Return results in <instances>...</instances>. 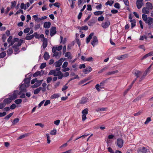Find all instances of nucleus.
<instances>
[{
  "instance_id": "f257e3e1",
  "label": "nucleus",
  "mask_w": 153,
  "mask_h": 153,
  "mask_svg": "<svg viewBox=\"0 0 153 153\" xmlns=\"http://www.w3.org/2000/svg\"><path fill=\"white\" fill-rule=\"evenodd\" d=\"M142 18L145 23L148 26H151L153 24V18L150 17H147V15L143 14L142 15Z\"/></svg>"
},
{
  "instance_id": "f03ea898",
  "label": "nucleus",
  "mask_w": 153,
  "mask_h": 153,
  "mask_svg": "<svg viewBox=\"0 0 153 153\" xmlns=\"http://www.w3.org/2000/svg\"><path fill=\"white\" fill-rule=\"evenodd\" d=\"M30 78H27L25 79L24 81V83L22 84L20 86V88L22 89V88L23 87H28L30 85Z\"/></svg>"
},
{
  "instance_id": "7ed1b4c3",
  "label": "nucleus",
  "mask_w": 153,
  "mask_h": 153,
  "mask_svg": "<svg viewBox=\"0 0 153 153\" xmlns=\"http://www.w3.org/2000/svg\"><path fill=\"white\" fill-rule=\"evenodd\" d=\"M143 0H137L136 2V4L137 8L140 9L143 5Z\"/></svg>"
},
{
  "instance_id": "20e7f679",
  "label": "nucleus",
  "mask_w": 153,
  "mask_h": 153,
  "mask_svg": "<svg viewBox=\"0 0 153 153\" xmlns=\"http://www.w3.org/2000/svg\"><path fill=\"white\" fill-rule=\"evenodd\" d=\"M98 41L96 36H93L92 39V40L91 42V44L92 45L93 47H94L95 45H97L98 44Z\"/></svg>"
},
{
  "instance_id": "39448f33",
  "label": "nucleus",
  "mask_w": 153,
  "mask_h": 153,
  "mask_svg": "<svg viewBox=\"0 0 153 153\" xmlns=\"http://www.w3.org/2000/svg\"><path fill=\"white\" fill-rule=\"evenodd\" d=\"M104 83H103L102 81L100 83V85H99L98 84H97L95 86V87L96 88V89L98 91H100L103 88V87H102L104 85Z\"/></svg>"
},
{
  "instance_id": "423d86ee",
  "label": "nucleus",
  "mask_w": 153,
  "mask_h": 153,
  "mask_svg": "<svg viewBox=\"0 0 153 153\" xmlns=\"http://www.w3.org/2000/svg\"><path fill=\"white\" fill-rule=\"evenodd\" d=\"M64 61L63 58H62L58 61L54 63L55 67L56 68L59 67L62 65V62Z\"/></svg>"
},
{
  "instance_id": "0eeeda50",
  "label": "nucleus",
  "mask_w": 153,
  "mask_h": 153,
  "mask_svg": "<svg viewBox=\"0 0 153 153\" xmlns=\"http://www.w3.org/2000/svg\"><path fill=\"white\" fill-rule=\"evenodd\" d=\"M147 148L145 147H141L138 148L137 152L138 153L141 152L142 153H146L147 152Z\"/></svg>"
},
{
  "instance_id": "6e6552de",
  "label": "nucleus",
  "mask_w": 153,
  "mask_h": 153,
  "mask_svg": "<svg viewBox=\"0 0 153 153\" xmlns=\"http://www.w3.org/2000/svg\"><path fill=\"white\" fill-rule=\"evenodd\" d=\"M117 146L120 148H122L123 145V141L121 138H119L117 140Z\"/></svg>"
},
{
  "instance_id": "1a4fd4ad",
  "label": "nucleus",
  "mask_w": 153,
  "mask_h": 153,
  "mask_svg": "<svg viewBox=\"0 0 153 153\" xmlns=\"http://www.w3.org/2000/svg\"><path fill=\"white\" fill-rule=\"evenodd\" d=\"M88 99L86 97H83L81 98L79 101V103L80 104H84L88 102Z\"/></svg>"
},
{
  "instance_id": "9d476101",
  "label": "nucleus",
  "mask_w": 153,
  "mask_h": 153,
  "mask_svg": "<svg viewBox=\"0 0 153 153\" xmlns=\"http://www.w3.org/2000/svg\"><path fill=\"white\" fill-rule=\"evenodd\" d=\"M56 28L55 27H53L51 29L50 35L51 36H54L56 33Z\"/></svg>"
},
{
  "instance_id": "9b49d317",
  "label": "nucleus",
  "mask_w": 153,
  "mask_h": 153,
  "mask_svg": "<svg viewBox=\"0 0 153 153\" xmlns=\"http://www.w3.org/2000/svg\"><path fill=\"white\" fill-rule=\"evenodd\" d=\"M43 81V80H38L37 82H36L35 84L32 86V87L33 88H37L42 83V82Z\"/></svg>"
},
{
  "instance_id": "f8f14e48",
  "label": "nucleus",
  "mask_w": 153,
  "mask_h": 153,
  "mask_svg": "<svg viewBox=\"0 0 153 153\" xmlns=\"http://www.w3.org/2000/svg\"><path fill=\"white\" fill-rule=\"evenodd\" d=\"M152 56H153V51H151L149 52V53L146 54L141 59L142 60H143L144 59H145L148 57Z\"/></svg>"
},
{
  "instance_id": "ddd939ff",
  "label": "nucleus",
  "mask_w": 153,
  "mask_h": 153,
  "mask_svg": "<svg viewBox=\"0 0 153 153\" xmlns=\"http://www.w3.org/2000/svg\"><path fill=\"white\" fill-rule=\"evenodd\" d=\"M142 72L141 71L137 70H135L134 71V74L136 77L137 79V78L140 77V76L141 75Z\"/></svg>"
},
{
  "instance_id": "4468645a",
  "label": "nucleus",
  "mask_w": 153,
  "mask_h": 153,
  "mask_svg": "<svg viewBox=\"0 0 153 153\" xmlns=\"http://www.w3.org/2000/svg\"><path fill=\"white\" fill-rule=\"evenodd\" d=\"M110 25V22L109 21H107L102 23L101 25L104 28H106L108 27Z\"/></svg>"
},
{
  "instance_id": "2eb2a0df",
  "label": "nucleus",
  "mask_w": 153,
  "mask_h": 153,
  "mask_svg": "<svg viewBox=\"0 0 153 153\" xmlns=\"http://www.w3.org/2000/svg\"><path fill=\"white\" fill-rule=\"evenodd\" d=\"M91 71L92 69L91 67L89 66L84 69L83 71V72L84 73V74H87L91 72Z\"/></svg>"
},
{
  "instance_id": "dca6fc26",
  "label": "nucleus",
  "mask_w": 153,
  "mask_h": 153,
  "mask_svg": "<svg viewBox=\"0 0 153 153\" xmlns=\"http://www.w3.org/2000/svg\"><path fill=\"white\" fill-rule=\"evenodd\" d=\"M15 91H14L12 94L10 96V98L12 100H14L17 97V94L15 93Z\"/></svg>"
},
{
  "instance_id": "f3484780",
  "label": "nucleus",
  "mask_w": 153,
  "mask_h": 153,
  "mask_svg": "<svg viewBox=\"0 0 153 153\" xmlns=\"http://www.w3.org/2000/svg\"><path fill=\"white\" fill-rule=\"evenodd\" d=\"M42 41L43 42L42 47L43 48L45 49L46 48L48 45L47 39H44V40H42Z\"/></svg>"
},
{
  "instance_id": "a211bd4d",
  "label": "nucleus",
  "mask_w": 153,
  "mask_h": 153,
  "mask_svg": "<svg viewBox=\"0 0 153 153\" xmlns=\"http://www.w3.org/2000/svg\"><path fill=\"white\" fill-rule=\"evenodd\" d=\"M94 34V33H91L86 38V42L87 43H89L90 40L91 39L92 36Z\"/></svg>"
},
{
  "instance_id": "6ab92c4d",
  "label": "nucleus",
  "mask_w": 153,
  "mask_h": 153,
  "mask_svg": "<svg viewBox=\"0 0 153 153\" xmlns=\"http://www.w3.org/2000/svg\"><path fill=\"white\" fill-rule=\"evenodd\" d=\"M146 7L148 10H152L153 8L152 4L150 2H147L146 4Z\"/></svg>"
},
{
  "instance_id": "aec40b11",
  "label": "nucleus",
  "mask_w": 153,
  "mask_h": 153,
  "mask_svg": "<svg viewBox=\"0 0 153 153\" xmlns=\"http://www.w3.org/2000/svg\"><path fill=\"white\" fill-rule=\"evenodd\" d=\"M11 100L9 97V98L5 99L3 101V102L6 105V104H9L11 102Z\"/></svg>"
},
{
  "instance_id": "412c9836",
  "label": "nucleus",
  "mask_w": 153,
  "mask_h": 153,
  "mask_svg": "<svg viewBox=\"0 0 153 153\" xmlns=\"http://www.w3.org/2000/svg\"><path fill=\"white\" fill-rule=\"evenodd\" d=\"M128 55L127 54H125L121 55L120 57L117 58L119 60H122L128 57Z\"/></svg>"
},
{
  "instance_id": "4be33fe9",
  "label": "nucleus",
  "mask_w": 153,
  "mask_h": 153,
  "mask_svg": "<svg viewBox=\"0 0 153 153\" xmlns=\"http://www.w3.org/2000/svg\"><path fill=\"white\" fill-rule=\"evenodd\" d=\"M51 25V23L50 22H45L44 25V27L45 28H48L50 27Z\"/></svg>"
},
{
  "instance_id": "5701e85b",
  "label": "nucleus",
  "mask_w": 153,
  "mask_h": 153,
  "mask_svg": "<svg viewBox=\"0 0 153 153\" xmlns=\"http://www.w3.org/2000/svg\"><path fill=\"white\" fill-rule=\"evenodd\" d=\"M43 57L46 60H47L50 57V56L49 55L48 52H47L46 51L44 54L43 56Z\"/></svg>"
},
{
  "instance_id": "b1692460",
  "label": "nucleus",
  "mask_w": 153,
  "mask_h": 153,
  "mask_svg": "<svg viewBox=\"0 0 153 153\" xmlns=\"http://www.w3.org/2000/svg\"><path fill=\"white\" fill-rule=\"evenodd\" d=\"M149 10H148L147 8L143 7L142 10V12L143 13L145 14H148L149 13Z\"/></svg>"
},
{
  "instance_id": "393cba45",
  "label": "nucleus",
  "mask_w": 153,
  "mask_h": 153,
  "mask_svg": "<svg viewBox=\"0 0 153 153\" xmlns=\"http://www.w3.org/2000/svg\"><path fill=\"white\" fill-rule=\"evenodd\" d=\"M131 22V28H133L136 25V22L135 20H130V21Z\"/></svg>"
},
{
  "instance_id": "a878e982",
  "label": "nucleus",
  "mask_w": 153,
  "mask_h": 153,
  "mask_svg": "<svg viewBox=\"0 0 153 153\" xmlns=\"http://www.w3.org/2000/svg\"><path fill=\"white\" fill-rule=\"evenodd\" d=\"M61 54V52L60 51L59 52H55L54 53V54L53 55V56H58L59 58Z\"/></svg>"
},
{
  "instance_id": "bb28decb",
  "label": "nucleus",
  "mask_w": 153,
  "mask_h": 153,
  "mask_svg": "<svg viewBox=\"0 0 153 153\" xmlns=\"http://www.w3.org/2000/svg\"><path fill=\"white\" fill-rule=\"evenodd\" d=\"M59 96V94H54L51 96V99H56L58 98Z\"/></svg>"
},
{
  "instance_id": "cd10ccee",
  "label": "nucleus",
  "mask_w": 153,
  "mask_h": 153,
  "mask_svg": "<svg viewBox=\"0 0 153 153\" xmlns=\"http://www.w3.org/2000/svg\"><path fill=\"white\" fill-rule=\"evenodd\" d=\"M42 87H39L38 88H37L34 91L33 93L35 94H38L39 93L40 91L41 90Z\"/></svg>"
},
{
  "instance_id": "c85d7f7f",
  "label": "nucleus",
  "mask_w": 153,
  "mask_h": 153,
  "mask_svg": "<svg viewBox=\"0 0 153 153\" xmlns=\"http://www.w3.org/2000/svg\"><path fill=\"white\" fill-rule=\"evenodd\" d=\"M103 13V12L101 11H97L95 12L94 14L96 16H98L102 15Z\"/></svg>"
},
{
  "instance_id": "c756f323",
  "label": "nucleus",
  "mask_w": 153,
  "mask_h": 153,
  "mask_svg": "<svg viewBox=\"0 0 153 153\" xmlns=\"http://www.w3.org/2000/svg\"><path fill=\"white\" fill-rule=\"evenodd\" d=\"M118 72V70H116L115 71H112L111 72H108L107 73V74L108 75H112L114 74H115L117 73Z\"/></svg>"
},
{
  "instance_id": "7c9ffc66",
  "label": "nucleus",
  "mask_w": 153,
  "mask_h": 153,
  "mask_svg": "<svg viewBox=\"0 0 153 153\" xmlns=\"http://www.w3.org/2000/svg\"><path fill=\"white\" fill-rule=\"evenodd\" d=\"M88 110L87 108L83 109L82 111V114H87L88 113Z\"/></svg>"
},
{
  "instance_id": "2f4dec72",
  "label": "nucleus",
  "mask_w": 153,
  "mask_h": 153,
  "mask_svg": "<svg viewBox=\"0 0 153 153\" xmlns=\"http://www.w3.org/2000/svg\"><path fill=\"white\" fill-rule=\"evenodd\" d=\"M13 114V113H11L9 114L8 115H7L4 118V119L6 120H8L9 118L12 116Z\"/></svg>"
},
{
  "instance_id": "473e14b6",
  "label": "nucleus",
  "mask_w": 153,
  "mask_h": 153,
  "mask_svg": "<svg viewBox=\"0 0 153 153\" xmlns=\"http://www.w3.org/2000/svg\"><path fill=\"white\" fill-rule=\"evenodd\" d=\"M114 1H108L105 4L107 5H108L110 6H111L112 5Z\"/></svg>"
},
{
  "instance_id": "72a5a7b5",
  "label": "nucleus",
  "mask_w": 153,
  "mask_h": 153,
  "mask_svg": "<svg viewBox=\"0 0 153 153\" xmlns=\"http://www.w3.org/2000/svg\"><path fill=\"white\" fill-rule=\"evenodd\" d=\"M33 38V36L31 35L30 36H27L25 37V39L27 40H30Z\"/></svg>"
},
{
  "instance_id": "f704fd0d",
  "label": "nucleus",
  "mask_w": 153,
  "mask_h": 153,
  "mask_svg": "<svg viewBox=\"0 0 153 153\" xmlns=\"http://www.w3.org/2000/svg\"><path fill=\"white\" fill-rule=\"evenodd\" d=\"M108 68V67L105 66V67H104L101 70H100L98 72V73H101L105 71Z\"/></svg>"
},
{
  "instance_id": "c9c22d12",
  "label": "nucleus",
  "mask_w": 153,
  "mask_h": 153,
  "mask_svg": "<svg viewBox=\"0 0 153 153\" xmlns=\"http://www.w3.org/2000/svg\"><path fill=\"white\" fill-rule=\"evenodd\" d=\"M21 8L22 9H24V10H26L27 9V7L25 4H24L23 3H22L21 4Z\"/></svg>"
},
{
  "instance_id": "e433bc0d",
  "label": "nucleus",
  "mask_w": 153,
  "mask_h": 153,
  "mask_svg": "<svg viewBox=\"0 0 153 153\" xmlns=\"http://www.w3.org/2000/svg\"><path fill=\"white\" fill-rule=\"evenodd\" d=\"M59 73L60 74L59 75H56L57 76H58V78L59 79H62L63 76V75L62 74V73L60 71H59Z\"/></svg>"
},
{
  "instance_id": "4c0bfd02",
  "label": "nucleus",
  "mask_w": 153,
  "mask_h": 153,
  "mask_svg": "<svg viewBox=\"0 0 153 153\" xmlns=\"http://www.w3.org/2000/svg\"><path fill=\"white\" fill-rule=\"evenodd\" d=\"M22 102V100L20 99H17L14 101L15 103L17 104H19L21 103Z\"/></svg>"
},
{
  "instance_id": "58836bf2",
  "label": "nucleus",
  "mask_w": 153,
  "mask_h": 153,
  "mask_svg": "<svg viewBox=\"0 0 153 153\" xmlns=\"http://www.w3.org/2000/svg\"><path fill=\"white\" fill-rule=\"evenodd\" d=\"M41 74V72L40 71H38L34 73L33 75V76L34 77H36Z\"/></svg>"
},
{
  "instance_id": "ea45409f",
  "label": "nucleus",
  "mask_w": 153,
  "mask_h": 153,
  "mask_svg": "<svg viewBox=\"0 0 153 153\" xmlns=\"http://www.w3.org/2000/svg\"><path fill=\"white\" fill-rule=\"evenodd\" d=\"M6 55V53L5 52H2L0 53V58H3Z\"/></svg>"
},
{
  "instance_id": "a19ab883",
  "label": "nucleus",
  "mask_w": 153,
  "mask_h": 153,
  "mask_svg": "<svg viewBox=\"0 0 153 153\" xmlns=\"http://www.w3.org/2000/svg\"><path fill=\"white\" fill-rule=\"evenodd\" d=\"M55 73H56V71L55 70H51L50 71V72L48 74V75H51L53 74L54 76V74H55Z\"/></svg>"
},
{
  "instance_id": "79ce46f5",
  "label": "nucleus",
  "mask_w": 153,
  "mask_h": 153,
  "mask_svg": "<svg viewBox=\"0 0 153 153\" xmlns=\"http://www.w3.org/2000/svg\"><path fill=\"white\" fill-rule=\"evenodd\" d=\"M47 139V143L49 144L51 142L50 139V138L49 134H46Z\"/></svg>"
},
{
  "instance_id": "37998d69",
  "label": "nucleus",
  "mask_w": 153,
  "mask_h": 153,
  "mask_svg": "<svg viewBox=\"0 0 153 153\" xmlns=\"http://www.w3.org/2000/svg\"><path fill=\"white\" fill-rule=\"evenodd\" d=\"M56 129H53L51 131L50 134L52 135H55L56 134Z\"/></svg>"
},
{
  "instance_id": "c03bdc74",
  "label": "nucleus",
  "mask_w": 153,
  "mask_h": 153,
  "mask_svg": "<svg viewBox=\"0 0 153 153\" xmlns=\"http://www.w3.org/2000/svg\"><path fill=\"white\" fill-rule=\"evenodd\" d=\"M8 54L11 55L13 53V49L12 48H10L7 51Z\"/></svg>"
},
{
  "instance_id": "a18cd8bd",
  "label": "nucleus",
  "mask_w": 153,
  "mask_h": 153,
  "mask_svg": "<svg viewBox=\"0 0 153 153\" xmlns=\"http://www.w3.org/2000/svg\"><path fill=\"white\" fill-rule=\"evenodd\" d=\"M46 66V63H42L40 66V68L41 69L44 68Z\"/></svg>"
},
{
  "instance_id": "49530a36",
  "label": "nucleus",
  "mask_w": 153,
  "mask_h": 153,
  "mask_svg": "<svg viewBox=\"0 0 153 153\" xmlns=\"http://www.w3.org/2000/svg\"><path fill=\"white\" fill-rule=\"evenodd\" d=\"M96 111L97 112L100 111H103L105 110V108H99L96 109Z\"/></svg>"
},
{
  "instance_id": "de8ad7c7",
  "label": "nucleus",
  "mask_w": 153,
  "mask_h": 153,
  "mask_svg": "<svg viewBox=\"0 0 153 153\" xmlns=\"http://www.w3.org/2000/svg\"><path fill=\"white\" fill-rule=\"evenodd\" d=\"M19 121V119L18 118H16L14 119L13 122V124L14 125L16 123H18Z\"/></svg>"
},
{
  "instance_id": "09e8293b",
  "label": "nucleus",
  "mask_w": 153,
  "mask_h": 153,
  "mask_svg": "<svg viewBox=\"0 0 153 153\" xmlns=\"http://www.w3.org/2000/svg\"><path fill=\"white\" fill-rule=\"evenodd\" d=\"M33 36V38L35 37L36 39H39V35L38 34L37 32L34 33L33 34H32Z\"/></svg>"
},
{
  "instance_id": "8fccbe9b",
  "label": "nucleus",
  "mask_w": 153,
  "mask_h": 153,
  "mask_svg": "<svg viewBox=\"0 0 153 153\" xmlns=\"http://www.w3.org/2000/svg\"><path fill=\"white\" fill-rule=\"evenodd\" d=\"M5 105L4 102L0 103V109L3 108L5 106Z\"/></svg>"
},
{
  "instance_id": "3c124183",
  "label": "nucleus",
  "mask_w": 153,
  "mask_h": 153,
  "mask_svg": "<svg viewBox=\"0 0 153 153\" xmlns=\"http://www.w3.org/2000/svg\"><path fill=\"white\" fill-rule=\"evenodd\" d=\"M114 6L116 8L119 9L120 8V4L117 2L115 3Z\"/></svg>"
},
{
  "instance_id": "603ef678",
  "label": "nucleus",
  "mask_w": 153,
  "mask_h": 153,
  "mask_svg": "<svg viewBox=\"0 0 153 153\" xmlns=\"http://www.w3.org/2000/svg\"><path fill=\"white\" fill-rule=\"evenodd\" d=\"M68 65V62H65L62 65V67L63 68H65L67 67Z\"/></svg>"
},
{
  "instance_id": "864d4df0",
  "label": "nucleus",
  "mask_w": 153,
  "mask_h": 153,
  "mask_svg": "<svg viewBox=\"0 0 153 153\" xmlns=\"http://www.w3.org/2000/svg\"><path fill=\"white\" fill-rule=\"evenodd\" d=\"M151 121V118L150 117H148L146 119V120L144 123V124H148L149 122Z\"/></svg>"
},
{
  "instance_id": "5fc2aeb1",
  "label": "nucleus",
  "mask_w": 153,
  "mask_h": 153,
  "mask_svg": "<svg viewBox=\"0 0 153 153\" xmlns=\"http://www.w3.org/2000/svg\"><path fill=\"white\" fill-rule=\"evenodd\" d=\"M51 101L49 100H47L45 102L44 104V106H46L47 105H48V104H49L50 103Z\"/></svg>"
},
{
  "instance_id": "6e6d98bb",
  "label": "nucleus",
  "mask_w": 153,
  "mask_h": 153,
  "mask_svg": "<svg viewBox=\"0 0 153 153\" xmlns=\"http://www.w3.org/2000/svg\"><path fill=\"white\" fill-rule=\"evenodd\" d=\"M107 149L110 153H115L111 148L108 147L107 148Z\"/></svg>"
},
{
  "instance_id": "4d7b16f0",
  "label": "nucleus",
  "mask_w": 153,
  "mask_h": 153,
  "mask_svg": "<svg viewBox=\"0 0 153 153\" xmlns=\"http://www.w3.org/2000/svg\"><path fill=\"white\" fill-rule=\"evenodd\" d=\"M30 30V28L28 27L26 28L24 30V32L25 33H27L29 32Z\"/></svg>"
},
{
  "instance_id": "13d9d810",
  "label": "nucleus",
  "mask_w": 153,
  "mask_h": 153,
  "mask_svg": "<svg viewBox=\"0 0 153 153\" xmlns=\"http://www.w3.org/2000/svg\"><path fill=\"white\" fill-rule=\"evenodd\" d=\"M75 41L78 45V46L79 47L81 45V43L79 39H78L76 38L75 39Z\"/></svg>"
},
{
  "instance_id": "bf43d9fd",
  "label": "nucleus",
  "mask_w": 153,
  "mask_h": 153,
  "mask_svg": "<svg viewBox=\"0 0 153 153\" xmlns=\"http://www.w3.org/2000/svg\"><path fill=\"white\" fill-rule=\"evenodd\" d=\"M38 81V80H37V78H36L33 79L31 80V84H33L35 82H37Z\"/></svg>"
},
{
  "instance_id": "052dcab7",
  "label": "nucleus",
  "mask_w": 153,
  "mask_h": 153,
  "mask_svg": "<svg viewBox=\"0 0 153 153\" xmlns=\"http://www.w3.org/2000/svg\"><path fill=\"white\" fill-rule=\"evenodd\" d=\"M104 18L102 16L99 17L98 18V21H102L104 20Z\"/></svg>"
},
{
  "instance_id": "680f3d73",
  "label": "nucleus",
  "mask_w": 153,
  "mask_h": 153,
  "mask_svg": "<svg viewBox=\"0 0 153 153\" xmlns=\"http://www.w3.org/2000/svg\"><path fill=\"white\" fill-rule=\"evenodd\" d=\"M7 114V113L6 112H3L2 113L0 112V117H3L5 116Z\"/></svg>"
},
{
  "instance_id": "e2e57ef3",
  "label": "nucleus",
  "mask_w": 153,
  "mask_h": 153,
  "mask_svg": "<svg viewBox=\"0 0 153 153\" xmlns=\"http://www.w3.org/2000/svg\"><path fill=\"white\" fill-rule=\"evenodd\" d=\"M16 107V105L15 104H13L11 105L10 107V108L11 109H14Z\"/></svg>"
},
{
  "instance_id": "0e129e2a",
  "label": "nucleus",
  "mask_w": 153,
  "mask_h": 153,
  "mask_svg": "<svg viewBox=\"0 0 153 153\" xmlns=\"http://www.w3.org/2000/svg\"><path fill=\"white\" fill-rule=\"evenodd\" d=\"M60 121L59 120H57L54 121V123L56 125L58 126L59 124Z\"/></svg>"
},
{
  "instance_id": "69168bd1",
  "label": "nucleus",
  "mask_w": 153,
  "mask_h": 153,
  "mask_svg": "<svg viewBox=\"0 0 153 153\" xmlns=\"http://www.w3.org/2000/svg\"><path fill=\"white\" fill-rule=\"evenodd\" d=\"M11 3V7L13 8L16 5V2L15 1H13Z\"/></svg>"
},
{
  "instance_id": "338daca9",
  "label": "nucleus",
  "mask_w": 153,
  "mask_h": 153,
  "mask_svg": "<svg viewBox=\"0 0 153 153\" xmlns=\"http://www.w3.org/2000/svg\"><path fill=\"white\" fill-rule=\"evenodd\" d=\"M19 41L20 42H19L17 45V46L18 47L20 46L22 44L23 42V40L21 39H20L19 40Z\"/></svg>"
},
{
  "instance_id": "774afa93",
  "label": "nucleus",
  "mask_w": 153,
  "mask_h": 153,
  "mask_svg": "<svg viewBox=\"0 0 153 153\" xmlns=\"http://www.w3.org/2000/svg\"><path fill=\"white\" fill-rule=\"evenodd\" d=\"M86 115L87 114H82V120L83 121H85L87 119V117H86Z\"/></svg>"
}]
</instances>
